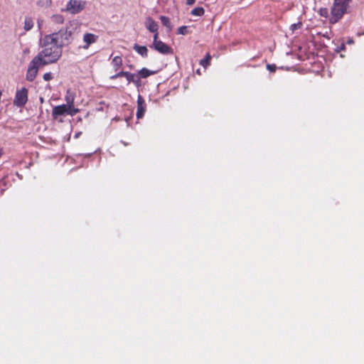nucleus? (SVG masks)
Instances as JSON below:
<instances>
[{
	"instance_id": "obj_1",
	"label": "nucleus",
	"mask_w": 364,
	"mask_h": 364,
	"mask_svg": "<svg viewBox=\"0 0 364 364\" xmlns=\"http://www.w3.org/2000/svg\"><path fill=\"white\" fill-rule=\"evenodd\" d=\"M42 50L36 58H38L43 65H47L56 63L62 56L63 50L50 41L46 36L43 39Z\"/></svg>"
},
{
	"instance_id": "obj_2",
	"label": "nucleus",
	"mask_w": 364,
	"mask_h": 364,
	"mask_svg": "<svg viewBox=\"0 0 364 364\" xmlns=\"http://www.w3.org/2000/svg\"><path fill=\"white\" fill-rule=\"evenodd\" d=\"M77 25V22L71 21L69 27L62 28L58 32L46 35V37L62 50L63 47L70 43L73 31L70 29V27H76Z\"/></svg>"
},
{
	"instance_id": "obj_3",
	"label": "nucleus",
	"mask_w": 364,
	"mask_h": 364,
	"mask_svg": "<svg viewBox=\"0 0 364 364\" xmlns=\"http://www.w3.org/2000/svg\"><path fill=\"white\" fill-rule=\"evenodd\" d=\"M348 6L345 4L343 0H334L333 5L331 8V17L330 22L335 23L338 22L347 12Z\"/></svg>"
},
{
	"instance_id": "obj_4",
	"label": "nucleus",
	"mask_w": 364,
	"mask_h": 364,
	"mask_svg": "<svg viewBox=\"0 0 364 364\" xmlns=\"http://www.w3.org/2000/svg\"><path fill=\"white\" fill-rule=\"evenodd\" d=\"M44 65L38 58L34 57L28 65L26 76V80L29 82H33L36 77L38 68Z\"/></svg>"
},
{
	"instance_id": "obj_5",
	"label": "nucleus",
	"mask_w": 364,
	"mask_h": 364,
	"mask_svg": "<svg viewBox=\"0 0 364 364\" xmlns=\"http://www.w3.org/2000/svg\"><path fill=\"white\" fill-rule=\"evenodd\" d=\"M153 38V43L150 46V48H154L163 55H168L173 53V49L161 40H159V36L154 35Z\"/></svg>"
},
{
	"instance_id": "obj_6",
	"label": "nucleus",
	"mask_w": 364,
	"mask_h": 364,
	"mask_svg": "<svg viewBox=\"0 0 364 364\" xmlns=\"http://www.w3.org/2000/svg\"><path fill=\"white\" fill-rule=\"evenodd\" d=\"M28 91L26 87L17 90L14 100V105L18 107H23L28 102Z\"/></svg>"
},
{
	"instance_id": "obj_7",
	"label": "nucleus",
	"mask_w": 364,
	"mask_h": 364,
	"mask_svg": "<svg viewBox=\"0 0 364 364\" xmlns=\"http://www.w3.org/2000/svg\"><path fill=\"white\" fill-rule=\"evenodd\" d=\"M85 1L80 0H70L66 5V11L70 14H76L85 9Z\"/></svg>"
},
{
	"instance_id": "obj_8",
	"label": "nucleus",
	"mask_w": 364,
	"mask_h": 364,
	"mask_svg": "<svg viewBox=\"0 0 364 364\" xmlns=\"http://www.w3.org/2000/svg\"><path fill=\"white\" fill-rule=\"evenodd\" d=\"M97 39L98 36L91 33H85L83 36L84 45L82 46V48L85 50L87 49L91 44L96 43Z\"/></svg>"
},
{
	"instance_id": "obj_9",
	"label": "nucleus",
	"mask_w": 364,
	"mask_h": 364,
	"mask_svg": "<svg viewBox=\"0 0 364 364\" xmlns=\"http://www.w3.org/2000/svg\"><path fill=\"white\" fill-rule=\"evenodd\" d=\"M145 26L150 32L154 33V35L159 36V25L151 17L146 18Z\"/></svg>"
},
{
	"instance_id": "obj_10",
	"label": "nucleus",
	"mask_w": 364,
	"mask_h": 364,
	"mask_svg": "<svg viewBox=\"0 0 364 364\" xmlns=\"http://www.w3.org/2000/svg\"><path fill=\"white\" fill-rule=\"evenodd\" d=\"M68 114V106L65 105H58L53 107L52 116L54 119H58L59 116Z\"/></svg>"
},
{
	"instance_id": "obj_11",
	"label": "nucleus",
	"mask_w": 364,
	"mask_h": 364,
	"mask_svg": "<svg viewBox=\"0 0 364 364\" xmlns=\"http://www.w3.org/2000/svg\"><path fill=\"white\" fill-rule=\"evenodd\" d=\"M146 105L144 98L141 95H139L137 97V119H141L144 117L146 110Z\"/></svg>"
},
{
	"instance_id": "obj_12",
	"label": "nucleus",
	"mask_w": 364,
	"mask_h": 364,
	"mask_svg": "<svg viewBox=\"0 0 364 364\" xmlns=\"http://www.w3.org/2000/svg\"><path fill=\"white\" fill-rule=\"evenodd\" d=\"M125 77L128 82V84L133 82L137 87L141 86V79L138 75L127 72V76Z\"/></svg>"
},
{
	"instance_id": "obj_13",
	"label": "nucleus",
	"mask_w": 364,
	"mask_h": 364,
	"mask_svg": "<svg viewBox=\"0 0 364 364\" xmlns=\"http://www.w3.org/2000/svg\"><path fill=\"white\" fill-rule=\"evenodd\" d=\"M134 50L141 55L143 58H146L148 56V49L144 46H139L135 43L133 46Z\"/></svg>"
},
{
	"instance_id": "obj_14",
	"label": "nucleus",
	"mask_w": 364,
	"mask_h": 364,
	"mask_svg": "<svg viewBox=\"0 0 364 364\" xmlns=\"http://www.w3.org/2000/svg\"><path fill=\"white\" fill-rule=\"evenodd\" d=\"M160 20L161 21V23L166 27L168 31H171L172 30L173 26L168 17L165 16H161Z\"/></svg>"
},
{
	"instance_id": "obj_15",
	"label": "nucleus",
	"mask_w": 364,
	"mask_h": 364,
	"mask_svg": "<svg viewBox=\"0 0 364 364\" xmlns=\"http://www.w3.org/2000/svg\"><path fill=\"white\" fill-rule=\"evenodd\" d=\"M156 73V71H151L146 68H143L139 71V76L143 78L148 77L149 76Z\"/></svg>"
},
{
	"instance_id": "obj_16",
	"label": "nucleus",
	"mask_w": 364,
	"mask_h": 364,
	"mask_svg": "<svg viewBox=\"0 0 364 364\" xmlns=\"http://www.w3.org/2000/svg\"><path fill=\"white\" fill-rule=\"evenodd\" d=\"M114 70H118L122 65V59L120 56H115L112 62Z\"/></svg>"
},
{
	"instance_id": "obj_17",
	"label": "nucleus",
	"mask_w": 364,
	"mask_h": 364,
	"mask_svg": "<svg viewBox=\"0 0 364 364\" xmlns=\"http://www.w3.org/2000/svg\"><path fill=\"white\" fill-rule=\"evenodd\" d=\"M65 100L67 102V106L74 105V95L70 92V90L67 91Z\"/></svg>"
},
{
	"instance_id": "obj_18",
	"label": "nucleus",
	"mask_w": 364,
	"mask_h": 364,
	"mask_svg": "<svg viewBox=\"0 0 364 364\" xmlns=\"http://www.w3.org/2000/svg\"><path fill=\"white\" fill-rule=\"evenodd\" d=\"M204 13L205 10L203 7H196L191 11V14L196 16H202Z\"/></svg>"
},
{
	"instance_id": "obj_19",
	"label": "nucleus",
	"mask_w": 364,
	"mask_h": 364,
	"mask_svg": "<svg viewBox=\"0 0 364 364\" xmlns=\"http://www.w3.org/2000/svg\"><path fill=\"white\" fill-rule=\"evenodd\" d=\"M33 27V21L31 18L26 17L24 21V29L28 31Z\"/></svg>"
},
{
	"instance_id": "obj_20",
	"label": "nucleus",
	"mask_w": 364,
	"mask_h": 364,
	"mask_svg": "<svg viewBox=\"0 0 364 364\" xmlns=\"http://www.w3.org/2000/svg\"><path fill=\"white\" fill-rule=\"evenodd\" d=\"M211 60V56L209 53H207L203 59L200 60V65L203 68H206L209 65Z\"/></svg>"
},
{
	"instance_id": "obj_21",
	"label": "nucleus",
	"mask_w": 364,
	"mask_h": 364,
	"mask_svg": "<svg viewBox=\"0 0 364 364\" xmlns=\"http://www.w3.org/2000/svg\"><path fill=\"white\" fill-rule=\"evenodd\" d=\"M51 20L55 23L62 24L64 22V17L60 14H55L52 16Z\"/></svg>"
},
{
	"instance_id": "obj_22",
	"label": "nucleus",
	"mask_w": 364,
	"mask_h": 364,
	"mask_svg": "<svg viewBox=\"0 0 364 364\" xmlns=\"http://www.w3.org/2000/svg\"><path fill=\"white\" fill-rule=\"evenodd\" d=\"M79 112L77 108L73 107V105L68 106V115L74 116Z\"/></svg>"
},
{
	"instance_id": "obj_23",
	"label": "nucleus",
	"mask_w": 364,
	"mask_h": 364,
	"mask_svg": "<svg viewBox=\"0 0 364 364\" xmlns=\"http://www.w3.org/2000/svg\"><path fill=\"white\" fill-rule=\"evenodd\" d=\"M177 33L180 35H186L188 33V26H182L178 28Z\"/></svg>"
},
{
	"instance_id": "obj_24",
	"label": "nucleus",
	"mask_w": 364,
	"mask_h": 364,
	"mask_svg": "<svg viewBox=\"0 0 364 364\" xmlns=\"http://www.w3.org/2000/svg\"><path fill=\"white\" fill-rule=\"evenodd\" d=\"M127 71H120V72H118L117 73H116L115 75H112L110 77V79L112 80H114V79H117L118 77H126L127 76Z\"/></svg>"
},
{
	"instance_id": "obj_25",
	"label": "nucleus",
	"mask_w": 364,
	"mask_h": 364,
	"mask_svg": "<svg viewBox=\"0 0 364 364\" xmlns=\"http://www.w3.org/2000/svg\"><path fill=\"white\" fill-rule=\"evenodd\" d=\"M302 26V23L301 22H298L296 23H293L290 26V29L294 32V31L300 28Z\"/></svg>"
},
{
	"instance_id": "obj_26",
	"label": "nucleus",
	"mask_w": 364,
	"mask_h": 364,
	"mask_svg": "<svg viewBox=\"0 0 364 364\" xmlns=\"http://www.w3.org/2000/svg\"><path fill=\"white\" fill-rule=\"evenodd\" d=\"M43 80L46 81H49L53 79V76L51 73H46L43 75Z\"/></svg>"
},
{
	"instance_id": "obj_27",
	"label": "nucleus",
	"mask_w": 364,
	"mask_h": 364,
	"mask_svg": "<svg viewBox=\"0 0 364 364\" xmlns=\"http://www.w3.org/2000/svg\"><path fill=\"white\" fill-rule=\"evenodd\" d=\"M267 69L269 72H275L277 70V66L274 64H267Z\"/></svg>"
},
{
	"instance_id": "obj_28",
	"label": "nucleus",
	"mask_w": 364,
	"mask_h": 364,
	"mask_svg": "<svg viewBox=\"0 0 364 364\" xmlns=\"http://www.w3.org/2000/svg\"><path fill=\"white\" fill-rule=\"evenodd\" d=\"M196 2V0H187L186 4L188 5H193Z\"/></svg>"
},
{
	"instance_id": "obj_29",
	"label": "nucleus",
	"mask_w": 364,
	"mask_h": 364,
	"mask_svg": "<svg viewBox=\"0 0 364 364\" xmlns=\"http://www.w3.org/2000/svg\"><path fill=\"white\" fill-rule=\"evenodd\" d=\"M345 4L348 6V4L351 0H343Z\"/></svg>"
},
{
	"instance_id": "obj_30",
	"label": "nucleus",
	"mask_w": 364,
	"mask_h": 364,
	"mask_svg": "<svg viewBox=\"0 0 364 364\" xmlns=\"http://www.w3.org/2000/svg\"><path fill=\"white\" fill-rule=\"evenodd\" d=\"M348 44H352V43H353V39H350V40H348Z\"/></svg>"
},
{
	"instance_id": "obj_31",
	"label": "nucleus",
	"mask_w": 364,
	"mask_h": 364,
	"mask_svg": "<svg viewBox=\"0 0 364 364\" xmlns=\"http://www.w3.org/2000/svg\"><path fill=\"white\" fill-rule=\"evenodd\" d=\"M80 134H81V132H78V133L75 134V137L77 138Z\"/></svg>"
},
{
	"instance_id": "obj_32",
	"label": "nucleus",
	"mask_w": 364,
	"mask_h": 364,
	"mask_svg": "<svg viewBox=\"0 0 364 364\" xmlns=\"http://www.w3.org/2000/svg\"><path fill=\"white\" fill-rule=\"evenodd\" d=\"M344 48H345L344 44H342V45L341 46V50H343V49H344Z\"/></svg>"
},
{
	"instance_id": "obj_33",
	"label": "nucleus",
	"mask_w": 364,
	"mask_h": 364,
	"mask_svg": "<svg viewBox=\"0 0 364 364\" xmlns=\"http://www.w3.org/2000/svg\"><path fill=\"white\" fill-rule=\"evenodd\" d=\"M41 101L43 102V99L42 97H41Z\"/></svg>"
}]
</instances>
